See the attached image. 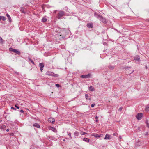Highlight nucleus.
I'll use <instances>...</instances> for the list:
<instances>
[{
  "label": "nucleus",
  "mask_w": 149,
  "mask_h": 149,
  "mask_svg": "<svg viewBox=\"0 0 149 149\" xmlns=\"http://www.w3.org/2000/svg\"><path fill=\"white\" fill-rule=\"evenodd\" d=\"M95 105V104H92L91 105V107H93Z\"/></svg>",
  "instance_id": "obj_36"
},
{
  "label": "nucleus",
  "mask_w": 149,
  "mask_h": 149,
  "mask_svg": "<svg viewBox=\"0 0 149 149\" xmlns=\"http://www.w3.org/2000/svg\"><path fill=\"white\" fill-rule=\"evenodd\" d=\"M146 69H147L148 68H147V66H146Z\"/></svg>",
  "instance_id": "obj_45"
},
{
  "label": "nucleus",
  "mask_w": 149,
  "mask_h": 149,
  "mask_svg": "<svg viewBox=\"0 0 149 149\" xmlns=\"http://www.w3.org/2000/svg\"><path fill=\"white\" fill-rule=\"evenodd\" d=\"M0 128L3 130H5L6 129V126L4 125H3L0 126Z\"/></svg>",
  "instance_id": "obj_16"
},
{
  "label": "nucleus",
  "mask_w": 149,
  "mask_h": 149,
  "mask_svg": "<svg viewBox=\"0 0 149 149\" xmlns=\"http://www.w3.org/2000/svg\"><path fill=\"white\" fill-rule=\"evenodd\" d=\"M98 117L97 116H95V118L96 119V122H97V123L98 122Z\"/></svg>",
  "instance_id": "obj_29"
},
{
  "label": "nucleus",
  "mask_w": 149,
  "mask_h": 149,
  "mask_svg": "<svg viewBox=\"0 0 149 149\" xmlns=\"http://www.w3.org/2000/svg\"><path fill=\"white\" fill-rule=\"evenodd\" d=\"M9 50L11 51L14 52L15 54L19 55L20 54L21 52L20 51L17 50V49H14L12 48H10L9 49Z\"/></svg>",
  "instance_id": "obj_2"
},
{
  "label": "nucleus",
  "mask_w": 149,
  "mask_h": 149,
  "mask_svg": "<svg viewBox=\"0 0 149 149\" xmlns=\"http://www.w3.org/2000/svg\"><path fill=\"white\" fill-rule=\"evenodd\" d=\"M114 68L113 66L110 65L109 66V68L111 70H113L114 69Z\"/></svg>",
  "instance_id": "obj_26"
},
{
  "label": "nucleus",
  "mask_w": 149,
  "mask_h": 149,
  "mask_svg": "<svg viewBox=\"0 0 149 149\" xmlns=\"http://www.w3.org/2000/svg\"><path fill=\"white\" fill-rule=\"evenodd\" d=\"M39 65L40 68H42L44 67V64L43 63H40L39 64Z\"/></svg>",
  "instance_id": "obj_21"
},
{
  "label": "nucleus",
  "mask_w": 149,
  "mask_h": 149,
  "mask_svg": "<svg viewBox=\"0 0 149 149\" xmlns=\"http://www.w3.org/2000/svg\"><path fill=\"white\" fill-rule=\"evenodd\" d=\"M80 134L82 135H84L85 134H86L87 133L82 131H81L80 132Z\"/></svg>",
  "instance_id": "obj_28"
},
{
  "label": "nucleus",
  "mask_w": 149,
  "mask_h": 149,
  "mask_svg": "<svg viewBox=\"0 0 149 149\" xmlns=\"http://www.w3.org/2000/svg\"><path fill=\"white\" fill-rule=\"evenodd\" d=\"M49 129L55 132H57V130L56 128L54 127H50L49 128Z\"/></svg>",
  "instance_id": "obj_11"
},
{
  "label": "nucleus",
  "mask_w": 149,
  "mask_h": 149,
  "mask_svg": "<svg viewBox=\"0 0 149 149\" xmlns=\"http://www.w3.org/2000/svg\"><path fill=\"white\" fill-rule=\"evenodd\" d=\"M63 141H65V140H63Z\"/></svg>",
  "instance_id": "obj_47"
},
{
  "label": "nucleus",
  "mask_w": 149,
  "mask_h": 149,
  "mask_svg": "<svg viewBox=\"0 0 149 149\" xmlns=\"http://www.w3.org/2000/svg\"><path fill=\"white\" fill-rule=\"evenodd\" d=\"M15 107L17 108V109H19V107L18 106H17L16 105H15Z\"/></svg>",
  "instance_id": "obj_35"
},
{
  "label": "nucleus",
  "mask_w": 149,
  "mask_h": 149,
  "mask_svg": "<svg viewBox=\"0 0 149 149\" xmlns=\"http://www.w3.org/2000/svg\"><path fill=\"white\" fill-rule=\"evenodd\" d=\"M6 131H7V132H8V131H9V129H7L6 130Z\"/></svg>",
  "instance_id": "obj_41"
},
{
  "label": "nucleus",
  "mask_w": 149,
  "mask_h": 149,
  "mask_svg": "<svg viewBox=\"0 0 149 149\" xmlns=\"http://www.w3.org/2000/svg\"><path fill=\"white\" fill-rule=\"evenodd\" d=\"M46 74L49 75V76H54V77H58V75L57 74H55L53 72H49V71H48L46 73Z\"/></svg>",
  "instance_id": "obj_4"
},
{
  "label": "nucleus",
  "mask_w": 149,
  "mask_h": 149,
  "mask_svg": "<svg viewBox=\"0 0 149 149\" xmlns=\"http://www.w3.org/2000/svg\"><path fill=\"white\" fill-rule=\"evenodd\" d=\"M94 16L103 23H107L106 19L103 17L100 14H98L96 13H95L94 14Z\"/></svg>",
  "instance_id": "obj_1"
},
{
  "label": "nucleus",
  "mask_w": 149,
  "mask_h": 149,
  "mask_svg": "<svg viewBox=\"0 0 149 149\" xmlns=\"http://www.w3.org/2000/svg\"><path fill=\"white\" fill-rule=\"evenodd\" d=\"M40 71H41V72H42V70H43V68H40Z\"/></svg>",
  "instance_id": "obj_37"
},
{
  "label": "nucleus",
  "mask_w": 149,
  "mask_h": 149,
  "mask_svg": "<svg viewBox=\"0 0 149 149\" xmlns=\"http://www.w3.org/2000/svg\"><path fill=\"white\" fill-rule=\"evenodd\" d=\"M2 19L3 21L6 20V18L4 16H0V21Z\"/></svg>",
  "instance_id": "obj_20"
},
{
  "label": "nucleus",
  "mask_w": 149,
  "mask_h": 149,
  "mask_svg": "<svg viewBox=\"0 0 149 149\" xmlns=\"http://www.w3.org/2000/svg\"><path fill=\"white\" fill-rule=\"evenodd\" d=\"M67 133V134H68V135L70 137V138L71 139H72V137H71V134L70 132L68 131Z\"/></svg>",
  "instance_id": "obj_25"
},
{
  "label": "nucleus",
  "mask_w": 149,
  "mask_h": 149,
  "mask_svg": "<svg viewBox=\"0 0 149 149\" xmlns=\"http://www.w3.org/2000/svg\"><path fill=\"white\" fill-rule=\"evenodd\" d=\"M33 126L34 127H36L37 128H40V126L39 124L37 123H35L33 124Z\"/></svg>",
  "instance_id": "obj_12"
},
{
  "label": "nucleus",
  "mask_w": 149,
  "mask_h": 149,
  "mask_svg": "<svg viewBox=\"0 0 149 149\" xmlns=\"http://www.w3.org/2000/svg\"><path fill=\"white\" fill-rule=\"evenodd\" d=\"M47 21V19L45 18H43L42 19V22H45Z\"/></svg>",
  "instance_id": "obj_27"
},
{
  "label": "nucleus",
  "mask_w": 149,
  "mask_h": 149,
  "mask_svg": "<svg viewBox=\"0 0 149 149\" xmlns=\"http://www.w3.org/2000/svg\"><path fill=\"white\" fill-rule=\"evenodd\" d=\"M88 100H91V98H88Z\"/></svg>",
  "instance_id": "obj_40"
},
{
  "label": "nucleus",
  "mask_w": 149,
  "mask_h": 149,
  "mask_svg": "<svg viewBox=\"0 0 149 149\" xmlns=\"http://www.w3.org/2000/svg\"><path fill=\"white\" fill-rule=\"evenodd\" d=\"M91 74H88L87 75H83L81 76V77L83 78H87L90 77Z\"/></svg>",
  "instance_id": "obj_7"
},
{
  "label": "nucleus",
  "mask_w": 149,
  "mask_h": 149,
  "mask_svg": "<svg viewBox=\"0 0 149 149\" xmlns=\"http://www.w3.org/2000/svg\"><path fill=\"white\" fill-rule=\"evenodd\" d=\"M87 26L88 28H92L93 27V24L92 23H90L87 24Z\"/></svg>",
  "instance_id": "obj_8"
},
{
  "label": "nucleus",
  "mask_w": 149,
  "mask_h": 149,
  "mask_svg": "<svg viewBox=\"0 0 149 149\" xmlns=\"http://www.w3.org/2000/svg\"><path fill=\"white\" fill-rule=\"evenodd\" d=\"M22 12L23 13H25V12H24L23 11H22Z\"/></svg>",
  "instance_id": "obj_46"
},
{
  "label": "nucleus",
  "mask_w": 149,
  "mask_h": 149,
  "mask_svg": "<svg viewBox=\"0 0 149 149\" xmlns=\"http://www.w3.org/2000/svg\"><path fill=\"white\" fill-rule=\"evenodd\" d=\"M148 132H146V135H148Z\"/></svg>",
  "instance_id": "obj_42"
},
{
  "label": "nucleus",
  "mask_w": 149,
  "mask_h": 149,
  "mask_svg": "<svg viewBox=\"0 0 149 149\" xmlns=\"http://www.w3.org/2000/svg\"><path fill=\"white\" fill-rule=\"evenodd\" d=\"M55 86L57 87H59L60 86L59 84H56Z\"/></svg>",
  "instance_id": "obj_32"
},
{
  "label": "nucleus",
  "mask_w": 149,
  "mask_h": 149,
  "mask_svg": "<svg viewBox=\"0 0 149 149\" xmlns=\"http://www.w3.org/2000/svg\"><path fill=\"white\" fill-rule=\"evenodd\" d=\"M6 15L8 19L9 22H11V19L10 17L8 14H7Z\"/></svg>",
  "instance_id": "obj_14"
},
{
  "label": "nucleus",
  "mask_w": 149,
  "mask_h": 149,
  "mask_svg": "<svg viewBox=\"0 0 149 149\" xmlns=\"http://www.w3.org/2000/svg\"><path fill=\"white\" fill-rule=\"evenodd\" d=\"M142 113H139L136 116V118L138 120H141L142 118Z\"/></svg>",
  "instance_id": "obj_5"
},
{
  "label": "nucleus",
  "mask_w": 149,
  "mask_h": 149,
  "mask_svg": "<svg viewBox=\"0 0 149 149\" xmlns=\"http://www.w3.org/2000/svg\"><path fill=\"white\" fill-rule=\"evenodd\" d=\"M28 59L29 60V61L32 64H33L34 65H35L33 61V60L31 59L29 57L28 58Z\"/></svg>",
  "instance_id": "obj_24"
},
{
  "label": "nucleus",
  "mask_w": 149,
  "mask_h": 149,
  "mask_svg": "<svg viewBox=\"0 0 149 149\" xmlns=\"http://www.w3.org/2000/svg\"><path fill=\"white\" fill-rule=\"evenodd\" d=\"M56 11H57L56 10H55V11H54V12L55 13H56Z\"/></svg>",
  "instance_id": "obj_43"
},
{
  "label": "nucleus",
  "mask_w": 149,
  "mask_h": 149,
  "mask_svg": "<svg viewBox=\"0 0 149 149\" xmlns=\"http://www.w3.org/2000/svg\"><path fill=\"white\" fill-rule=\"evenodd\" d=\"M64 15L65 12L64 11H60L58 14L57 18L59 19H61Z\"/></svg>",
  "instance_id": "obj_3"
},
{
  "label": "nucleus",
  "mask_w": 149,
  "mask_h": 149,
  "mask_svg": "<svg viewBox=\"0 0 149 149\" xmlns=\"http://www.w3.org/2000/svg\"><path fill=\"white\" fill-rule=\"evenodd\" d=\"M83 140L86 142H88L89 141V139L86 138H83Z\"/></svg>",
  "instance_id": "obj_19"
},
{
  "label": "nucleus",
  "mask_w": 149,
  "mask_h": 149,
  "mask_svg": "<svg viewBox=\"0 0 149 149\" xmlns=\"http://www.w3.org/2000/svg\"><path fill=\"white\" fill-rule=\"evenodd\" d=\"M58 36H59V39L61 40H62L64 39L65 37V36H62V35H61L60 34V33H59L57 35Z\"/></svg>",
  "instance_id": "obj_10"
},
{
  "label": "nucleus",
  "mask_w": 149,
  "mask_h": 149,
  "mask_svg": "<svg viewBox=\"0 0 149 149\" xmlns=\"http://www.w3.org/2000/svg\"><path fill=\"white\" fill-rule=\"evenodd\" d=\"M91 136H94V137L97 138H99L100 137V136L99 135L95 133L92 134Z\"/></svg>",
  "instance_id": "obj_9"
},
{
  "label": "nucleus",
  "mask_w": 149,
  "mask_h": 149,
  "mask_svg": "<svg viewBox=\"0 0 149 149\" xmlns=\"http://www.w3.org/2000/svg\"><path fill=\"white\" fill-rule=\"evenodd\" d=\"M48 121L53 124L55 121V120L54 118H50L48 119Z\"/></svg>",
  "instance_id": "obj_6"
},
{
  "label": "nucleus",
  "mask_w": 149,
  "mask_h": 149,
  "mask_svg": "<svg viewBox=\"0 0 149 149\" xmlns=\"http://www.w3.org/2000/svg\"><path fill=\"white\" fill-rule=\"evenodd\" d=\"M110 139V136L109 134H107L104 138V139Z\"/></svg>",
  "instance_id": "obj_13"
},
{
  "label": "nucleus",
  "mask_w": 149,
  "mask_h": 149,
  "mask_svg": "<svg viewBox=\"0 0 149 149\" xmlns=\"http://www.w3.org/2000/svg\"><path fill=\"white\" fill-rule=\"evenodd\" d=\"M118 134L117 133H114L113 134V135L114 136H118Z\"/></svg>",
  "instance_id": "obj_33"
},
{
  "label": "nucleus",
  "mask_w": 149,
  "mask_h": 149,
  "mask_svg": "<svg viewBox=\"0 0 149 149\" xmlns=\"http://www.w3.org/2000/svg\"><path fill=\"white\" fill-rule=\"evenodd\" d=\"M122 109H123L122 107H120L118 111H121L122 110Z\"/></svg>",
  "instance_id": "obj_31"
},
{
  "label": "nucleus",
  "mask_w": 149,
  "mask_h": 149,
  "mask_svg": "<svg viewBox=\"0 0 149 149\" xmlns=\"http://www.w3.org/2000/svg\"><path fill=\"white\" fill-rule=\"evenodd\" d=\"M21 113H23L24 112V111H23V110H21L20 111H19Z\"/></svg>",
  "instance_id": "obj_38"
},
{
  "label": "nucleus",
  "mask_w": 149,
  "mask_h": 149,
  "mask_svg": "<svg viewBox=\"0 0 149 149\" xmlns=\"http://www.w3.org/2000/svg\"><path fill=\"white\" fill-rule=\"evenodd\" d=\"M145 111H149V105L148 104L146 106L145 108Z\"/></svg>",
  "instance_id": "obj_17"
},
{
  "label": "nucleus",
  "mask_w": 149,
  "mask_h": 149,
  "mask_svg": "<svg viewBox=\"0 0 149 149\" xmlns=\"http://www.w3.org/2000/svg\"><path fill=\"white\" fill-rule=\"evenodd\" d=\"M85 98L87 99H88V94H85Z\"/></svg>",
  "instance_id": "obj_30"
},
{
  "label": "nucleus",
  "mask_w": 149,
  "mask_h": 149,
  "mask_svg": "<svg viewBox=\"0 0 149 149\" xmlns=\"http://www.w3.org/2000/svg\"><path fill=\"white\" fill-rule=\"evenodd\" d=\"M11 108L12 109H13L14 110H16V108H15L14 107H11Z\"/></svg>",
  "instance_id": "obj_34"
},
{
  "label": "nucleus",
  "mask_w": 149,
  "mask_h": 149,
  "mask_svg": "<svg viewBox=\"0 0 149 149\" xmlns=\"http://www.w3.org/2000/svg\"><path fill=\"white\" fill-rule=\"evenodd\" d=\"M148 122V121H146V123L148 124L147 122Z\"/></svg>",
  "instance_id": "obj_44"
},
{
  "label": "nucleus",
  "mask_w": 149,
  "mask_h": 149,
  "mask_svg": "<svg viewBox=\"0 0 149 149\" xmlns=\"http://www.w3.org/2000/svg\"><path fill=\"white\" fill-rule=\"evenodd\" d=\"M4 40L2 39L1 37H0V43L2 44L3 42H4Z\"/></svg>",
  "instance_id": "obj_23"
},
{
  "label": "nucleus",
  "mask_w": 149,
  "mask_h": 149,
  "mask_svg": "<svg viewBox=\"0 0 149 149\" xmlns=\"http://www.w3.org/2000/svg\"><path fill=\"white\" fill-rule=\"evenodd\" d=\"M134 59L136 61H139L140 60V57L138 56H136L135 57Z\"/></svg>",
  "instance_id": "obj_15"
},
{
  "label": "nucleus",
  "mask_w": 149,
  "mask_h": 149,
  "mask_svg": "<svg viewBox=\"0 0 149 149\" xmlns=\"http://www.w3.org/2000/svg\"><path fill=\"white\" fill-rule=\"evenodd\" d=\"M15 73L17 74H19V73L17 72H15Z\"/></svg>",
  "instance_id": "obj_39"
},
{
  "label": "nucleus",
  "mask_w": 149,
  "mask_h": 149,
  "mask_svg": "<svg viewBox=\"0 0 149 149\" xmlns=\"http://www.w3.org/2000/svg\"><path fill=\"white\" fill-rule=\"evenodd\" d=\"M89 90L91 91H94L95 89L92 86H90L89 88Z\"/></svg>",
  "instance_id": "obj_18"
},
{
  "label": "nucleus",
  "mask_w": 149,
  "mask_h": 149,
  "mask_svg": "<svg viewBox=\"0 0 149 149\" xmlns=\"http://www.w3.org/2000/svg\"><path fill=\"white\" fill-rule=\"evenodd\" d=\"M79 132L77 131H75V132H74V135L75 136H77L79 135Z\"/></svg>",
  "instance_id": "obj_22"
}]
</instances>
